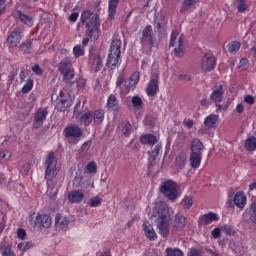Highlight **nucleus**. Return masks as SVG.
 Instances as JSON below:
<instances>
[{"instance_id": "obj_1", "label": "nucleus", "mask_w": 256, "mask_h": 256, "mask_svg": "<svg viewBox=\"0 0 256 256\" xmlns=\"http://www.w3.org/2000/svg\"><path fill=\"white\" fill-rule=\"evenodd\" d=\"M45 180L47 183L48 191L50 193V199L57 197L58 189L53 184V179L59 175V168L57 167V159L55 158V152H49L44 162Z\"/></svg>"}, {"instance_id": "obj_2", "label": "nucleus", "mask_w": 256, "mask_h": 256, "mask_svg": "<svg viewBox=\"0 0 256 256\" xmlns=\"http://www.w3.org/2000/svg\"><path fill=\"white\" fill-rule=\"evenodd\" d=\"M80 21L86 27V35H88L90 39L97 41L101 33V19L99 15L90 10H86L82 12Z\"/></svg>"}, {"instance_id": "obj_3", "label": "nucleus", "mask_w": 256, "mask_h": 256, "mask_svg": "<svg viewBox=\"0 0 256 256\" xmlns=\"http://www.w3.org/2000/svg\"><path fill=\"white\" fill-rule=\"evenodd\" d=\"M121 44V40L117 36H113L106 62L109 69H115L121 65Z\"/></svg>"}, {"instance_id": "obj_4", "label": "nucleus", "mask_w": 256, "mask_h": 256, "mask_svg": "<svg viewBox=\"0 0 256 256\" xmlns=\"http://www.w3.org/2000/svg\"><path fill=\"white\" fill-rule=\"evenodd\" d=\"M170 221L171 219L169 218V209H167L165 206H162V208L158 211L157 227L159 234L164 238L169 237Z\"/></svg>"}, {"instance_id": "obj_5", "label": "nucleus", "mask_w": 256, "mask_h": 256, "mask_svg": "<svg viewBox=\"0 0 256 256\" xmlns=\"http://www.w3.org/2000/svg\"><path fill=\"white\" fill-rule=\"evenodd\" d=\"M29 223L34 227L49 229L51 225H53V219H51V216L48 214H36L35 212H33L29 216Z\"/></svg>"}, {"instance_id": "obj_6", "label": "nucleus", "mask_w": 256, "mask_h": 256, "mask_svg": "<svg viewBox=\"0 0 256 256\" xmlns=\"http://www.w3.org/2000/svg\"><path fill=\"white\" fill-rule=\"evenodd\" d=\"M160 192L169 199V201H175L177 199V182L173 180H166L160 186Z\"/></svg>"}, {"instance_id": "obj_7", "label": "nucleus", "mask_w": 256, "mask_h": 256, "mask_svg": "<svg viewBox=\"0 0 256 256\" xmlns=\"http://www.w3.org/2000/svg\"><path fill=\"white\" fill-rule=\"evenodd\" d=\"M141 33L140 43L142 47H145V45H149V47H157V42L153 36V27H151V25H147Z\"/></svg>"}, {"instance_id": "obj_8", "label": "nucleus", "mask_w": 256, "mask_h": 256, "mask_svg": "<svg viewBox=\"0 0 256 256\" xmlns=\"http://www.w3.org/2000/svg\"><path fill=\"white\" fill-rule=\"evenodd\" d=\"M72 104L73 103L71 102V95H69L68 92L61 90L58 96V103L56 105V109L63 113L67 111V109H69Z\"/></svg>"}, {"instance_id": "obj_9", "label": "nucleus", "mask_w": 256, "mask_h": 256, "mask_svg": "<svg viewBox=\"0 0 256 256\" xmlns=\"http://www.w3.org/2000/svg\"><path fill=\"white\" fill-rule=\"evenodd\" d=\"M47 115H49V111L45 107H40L36 110L33 119L34 129H41V127H43V123H45Z\"/></svg>"}, {"instance_id": "obj_10", "label": "nucleus", "mask_w": 256, "mask_h": 256, "mask_svg": "<svg viewBox=\"0 0 256 256\" xmlns=\"http://www.w3.org/2000/svg\"><path fill=\"white\" fill-rule=\"evenodd\" d=\"M228 207H233L234 205L238 207V209H245V205H247V196L245 192L239 191L234 195L233 200L229 199L227 201Z\"/></svg>"}, {"instance_id": "obj_11", "label": "nucleus", "mask_w": 256, "mask_h": 256, "mask_svg": "<svg viewBox=\"0 0 256 256\" xmlns=\"http://www.w3.org/2000/svg\"><path fill=\"white\" fill-rule=\"evenodd\" d=\"M219 221V214L215 212H208L206 214H202L198 217V227H207V225H211V223Z\"/></svg>"}, {"instance_id": "obj_12", "label": "nucleus", "mask_w": 256, "mask_h": 256, "mask_svg": "<svg viewBox=\"0 0 256 256\" xmlns=\"http://www.w3.org/2000/svg\"><path fill=\"white\" fill-rule=\"evenodd\" d=\"M216 65L217 59H215V56L212 53H207L202 58L201 67L204 73H209L210 71H213Z\"/></svg>"}, {"instance_id": "obj_13", "label": "nucleus", "mask_w": 256, "mask_h": 256, "mask_svg": "<svg viewBox=\"0 0 256 256\" xmlns=\"http://www.w3.org/2000/svg\"><path fill=\"white\" fill-rule=\"evenodd\" d=\"M159 93V74H153L146 88L148 97H155Z\"/></svg>"}, {"instance_id": "obj_14", "label": "nucleus", "mask_w": 256, "mask_h": 256, "mask_svg": "<svg viewBox=\"0 0 256 256\" xmlns=\"http://www.w3.org/2000/svg\"><path fill=\"white\" fill-rule=\"evenodd\" d=\"M21 30L19 28H14L6 40V45L10 49H13V47H17L19 43H21Z\"/></svg>"}, {"instance_id": "obj_15", "label": "nucleus", "mask_w": 256, "mask_h": 256, "mask_svg": "<svg viewBox=\"0 0 256 256\" xmlns=\"http://www.w3.org/2000/svg\"><path fill=\"white\" fill-rule=\"evenodd\" d=\"M83 130L77 125H70L64 129V137L66 139H81Z\"/></svg>"}, {"instance_id": "obj_16", "label": "nucleus", "mask_w": 256, "mask_h": 256, "mask_svg": "<svg viewBox=\"0 0 256 256\" xmlns=\"http://www.w3.org/2000/svg\"><path fill=\"white\" fill-rule=\"evenodd\" d=\"M88 63L96 72L103 69V60L101 59V54L99 53L90 51Z\"/></svg>"}, {"instance_id": "obj_17", "label": "nucleus", "mask_w": 256, "mask_h": 256, "mask_svg": "<svg viewBox=\"0 0 256 256\" xmlns=\"http://www.w3.org/2000/svg\"><path fill=\"white\" fill-rule=\"evenodd\" d=\"M12 17H14V19H19V21H21L24 25H27V27H33V25L35 24L33 17L28 16L21 10H15L12 13Z\"/></svg>"}, {"instance_id": "obj_18", "label": "nucleus", "mask_w": 256, "mask_h": 256, "mask_svg": "<svg viewBox=\"0 0 256 256\" xmlns=\"http://www.w3.org/2000/svg\"><path fill=\"white\" fill-rule=\"evenodd\" d=\"M144 235L149 241H157V233L155 232V229L149 223V220H145L142 225Z\"/></svg>"}, {"instance_id": "obj_19", "label": "nucleus", "mask_w": 256, "mask_h": 256, "mask_svg": "<svg viewBox=\"0 0 256 256\" xmlns=\"http://www.w3.org/2000/svg\"><path fill=\"white\" fill-rule=\"evenodd\" d=\"M139 79H141V75L139 74V72H134L130 76V78L125 81L126 93L135 90V87H137V83H139Z\"/></svg>"}, {"instance_id": "obj_20", "label": "nucleus", "mask_w": 256, "mask_h": 256, "mask_svg": "<svg viewBox=\"0 0 256 256\" xmlns=\"http://www.w3.org/2000/svg\"><path fill=\"white\" fill-rule=\"evenodd\" d=\"M76 117L84 127H89L93 123V111L80 112Z\"/></svg>"}, {"instance_id": "obj_21", "label": "nucleus", "mask_w": 256, "mask_h": 256, "mask_svg": "<svg viewBox=\"0 0 256 256\" xmlns=\"http://www.w3.org/2000/svg\"><path fill=\"white\" fill-rule=\"evenodd\" d=\"M224 94L225 90L223 89V85H218L213 89L210 95V101H212V103H221Z\"/></svg>"}, {"instance_id": "obj_22", "label": "nucleus", "mask_w": 256, "mask_h": 256, "mask_svg": "<svg viewBox=\"0 0 256 256\" xmlns=\"http://www.w3.org/2000/svg\"><path fill=\"white\" fill-rule=\"evenodd\" d=\"M83 199H85V194L81 190H72L68 193L70 203H82Z\"/></svg>"}, {"instance_id": "obj_23", "label": "nucleus", "mask_w": 256, "mask_h": 256, "mask_svg": "<svg viewBox=\"0 0 256 256\" xmlns=\"http://www.w3.org/2000/svg\"><path fill=\"white\" fill-rule=\"evenodd\" d=\"M203 152H191L190 165L192 169H199L201 167Z\"/></svg>"}, {"instance_id": "obj_24", "label": "nucleus", "mask_w": 256, "mask_h": 256, "mask_svg": "<svg viewBox=\"0 0 256 256\" xmlns=\"http://www.w3.org/2000/svg\"><path fill=\"white\" fill-rule=\"evenodd\" d=\"M117 7H119V0H108V19L110 21L115 20V15H117Z\"/></svg>"}, {"instance_id": "obj_25", "label": "nucleus", "mask_w": 256, "mask_h": 256, "mask_svg": "<svg viewBox=\"0 0 256 256\" xmlns=\"http://www.w3.org/2000/svg\"><path fill=\"white\" fill-rule=\"evenodd\" d=\"M167 25V18L163 14H156L154 18V27L157 28L158 33L163 31V27Z\"/></svg>"}, {"instance_id": "obj_26", "label": "nucleus", "mask_w": 256, "mask_h": 256, "mask_svg": "<svg viewBox=\"0 0 256 256\" xmlns=\"http://www.w3.org/2000/svg\"><path fill=\"white\" fill-rule=\"evenodd\" d=\"M55 226L58 227V229L69 227V218L63 214H57L55 217Z\"/></svg>"}, {"instance_id": "obj_27", "label": "nucleus", "mask_w": 256, "mask_h": 256, "mask_svg": "<svg viewBox=\"0 0 256 256\" xmlns=\"http://www.w3.org/2000/svg\"><path fill=\"white\" fill-rule=\"evenodd\" d=\"M106 107L107 109H109V111L119 110V100L117 99V96H115V94H111L108 97Z\"/></svg>"}, {"instance_id": "obj_28", "label": "nucleus", "mask_w": 256, "mask_h": 256, "mask_svg": "<svg viewBox=\"0 0 256 256\" xmlns=\"http://www.w3.org/2000/svg\"><path fill=\"white\" fill-rule=\"evenodd\" d=\"M219 121V115L210 114L204 120V125L207 129H213L217 127V122Z\"/></svg>"}, {"instance_id": "obj_29", "label": "nucleus", "mask_w": 256, "mask_h": 256, "mask_svg": "<svg viewBox=\"0 0 256 256\" xmlns=\"http://www.w3.org/2000/svg\"><path fill=\"white\" fill-rule=\"evenodd\" d=\"M103 121H105V111L102 109L92 111V122L95 123V125H101Z\"/></svg>"}, {"instance_id": "obj_30", "label": "nucleus", "mask_w": 256, "mask_h": 256, "mask_svg": "<svg viewBox=\"0 0 256 256\" xmlns=\"http://www.w3.org/2000/svg\"><path fill=\"white\" fill-rule=\"evenodd\" d=\"M249 213H250V216H249L250 227L251 229H253V231H256V202L250 205Z\"/></svg>"}, {"instance_id": "obj_31", "label": "nucleus", "mask_w": 256, "mask_h": 256, "mask_svg": "<svg viewBox=\"0 0 256 256\" xmlns=\"http://www.w3.org/2000/svg\"><path fill=\"white\" fill-rule=\"evenodd\" d=\"M185 216L177 214L174 218L173 229L174 231H181L185 227Z\"/></svg>"}, {"instance_id": "obj_32", "label": "nucleus", "mask_w": 256, "mask_h": 256, "mask_svg": "<svg viewBox=\"0 0 256 256\" xmlns=\"http://www.w3.org/2000/svg\"><path fill=\"white\" fill-rule=\"evenodd\" d=\"M58 71L63 75L64 73H69V71H73V65L69 60H62L58 64Z\"/></svg>"}, {"instance_id": "obj_33", "label": "nucleus", "mask_w": 256, "mask_h": 256, "mask_svg": "<svg viewBox=\"0 0 256 256\" xmlns=\"http://www.w3.org/2000/svg\"><path fill=\"white\" fill-rule=\"evenodd\" d=\"M140 143L142 145H155L157 143V136L153 134H145L140 137Z\"/></svg>"}, {"instance_id": "obj_34", "label": "nucleus", "mask_w": 256, "mask_h": 256, "mask_svg": "<svg viewBox=\"0 0 256 256\" xmlns=\"http://www.w3.org/2000/svg\"><path fill=\"white\" fill-rule=\"evenodd\" d=\"M0 253L2 256H17V254H15V252L13 251L11 245L5 242H2L0 244Z\"/></svg>"}, {"instance_id": "obj_35", "label": "nucleus", "mask_w": 256, "mask_h": 256, "mask_svg": "<svg viewBox=\"0 0 256 256\" xmlns=\"http://www.w3.org/2000/svg\"><path fill=\"white\" fill-rule=\"evenodd\" d=\"M199 1L200 0H184L182 7L180 8V13H187V11H191Z\"/></svg>"}, {"instance_id": "obj_36", "label": "nucleus", "mask_w": 256, "mask_h": 256, "mask_svg": "<svg viewBox=\"0 0 256 256\" xmlns=\"http://www.w3.org/2000/svg\"><path fill=\"white\" fill-rule=\"evenodd\" d=\"M190 149L192 153H203V149H205V146L203 145V142H201V140L196 138L191 142Z\"/></svg>"}, {"instance_id": "obj_37", "label": "nucleus", "mask_w": 256, "mask_h": 256, "mask_svg": "<svg viewBox=\"0 0 256 256\" xmlns=\"http://www.w3.org/2000/svg\"><path fill=\"white\" fill-rule=\"evenodd\" d=\"M183 43H185V37L181 35L178 39V48L174 49L176 57H183L185 53V46L183 45Z\"/></svg>"}, {"instance_id": "obj_38", "label": "nucleus", "mask_w": 256, "mask_h": 256, "mask_svg": "<svg viewBox=\"0 0 256 256\" xmlns=\"http://www.w3.org/2000/svg\"><path fill=\"white\" fill-rule=\"evenodd\" d=\"M120 131L124 137H131V132L133 131V127L131 126L130 121L122 122L120 126Z\"/></svg>"}, {"instance_id": "obj_39", "label": "nucleus", "mask_w": 256, "mask_h": 256, "mask_svg": "<svg viewBox=\"0 0 256 256\" xmlns=\"http://www.w3.org/2000/svg\"><path fill=\"white\" fill-rule=\"evenodd\" d=\"M31 49H33V40L28 39L21 43L20 51L23 55H29L31 53Z\"/></svg>"}, {"instance_id": "obj_40", "label": "nucleus", "mask_w": 256, "mask_h": 256, "mask_svg": "<svg viewBox=\"0 0 256 256\" xmlns=\"http://www.w3.org/2000/svg\"><path fill=\"white\" fill-rule=\"evenodd\" d=\"M245 149L246 151H255L256 150V137L250 136L245 140Z\"/></svg>"}, {"instance_id": "obj_41", "label": "nucleus", "mask_w": 256, "mask_h": 256, "mask_svg": "<svg viewBox=\"0 0 256 256\" xmlns=\"http://www.w3.org/2000/svg\"><path fill=\"white\" fill-rule=\"evenodd\" d=\"M187 164V154L185 152H181L177 157H176V165L179 167V169H183L185 165Z\"/></svg>"}, {"instance_id": "obj_42", "label": "nucleus", "mask_w": 256, "mask_h": 256, "mask_svg": "<svg viewBox=\"0 0 256 256\" xmlns=\"http://www.w3.org/2000/svg\"><path fill=\"white\" fill-rule=\"evenodd\" d=\"M131 103L136 111H141V109H143V99H141V97L133 96Z\"/></svg>"}, {"instance_id": "obj_43", "label": "nucleus", "mask_w": 256, "mask_h": 256, "mask_svg": "<svg viewBox=\"0 0 256 256\" xmlns=\"http://www.w3.org/2000/svg\"><path fill=\"white\" fill-rule=\"evenodd\" d=\"M238 13H245V11H249V5L247 4V0H236Z\"/></svg>"}, {"instance_id": "obj_44", "label": "nucleus", "mask_w": 256, "mask_h": 256, "mask_svg": "<svg viewBox=\"0 0 256 256\" xmlns=\"http://www.w3.org/2000/svg\"><path fill=\"white\" fill-rule=\"evenodd\" d=\"M229 53H237L241 49V42L232 41L227 45Z\"/></svg>"}, {"instance_id": "obj_45", "label": "nucleus", "mask_w": 256, "mask_h": 256, "mask_svg": "<svg viewBox=\"0 0 256 256\" xmlns=\"http://www.w3.org/2000/svg\"><path fill=\"white\" fill-rule=\"evenodd\" d=\"M101 203H103V199L99 196H94L88 200L89 207H101Z\"/></svg>"}, {"instance_id": "obj_46", "label": "nucleus", "mask_w": 256, "mask_h": 256, "mask_svg": "<svg viewBox=\"0 0 256 256\" xmlns=\"http://www.w3.org/2000/svg\"><path fill=\"white\" fill-rule=\"evenodd\" d=\"M166 256H184V253L179 248H166Z\"/></svg>"}, {"instance_id": "obj_47", "label": "nucleus", "mask_w": 256, "mask_h": 256, "mask_svg": "<svg viewBox=\"0 0 256 256\" xmlns=\"http://www.w3.org/2000/svg\"><path fill=\"white\" fill-rule=\"evenodd\" d=\"M73 55L75 59H79V57H83V55H85V48L81 47V45L74 46Z\"/></svg>"}, {"instance_id": "obj_48", "label": "nucleus", "mask_w": 256, "mask_h": 256, "mask_svg": "<svg viewBox=\"0 0 256 256\" xmlns=\"http://www.w3.org/2000/svg\"><path fill=\"white\" fill-rule=\"evenodd\" d=\"M63 80L66 81V83H73V79H75V70H70L69 72H64L62 74Z\"/></svg>"}, {"instance_id": "obj_49", "label": "nucleus", "mask_w": 256, "mask_h": 256, "mask_svg": "<svg viewBox=\"0 0 256 256\" xmlns=\"http://www.w3.org/2000/svg\"><path fill=\"white\" fill-rule=\"evenodd\" d=\"M33 85H34V82H33V79L29 78L27 79L26 81V84L22 87V93H30V91L33 89Z\"/></svg>"}, {"instance_id": "obj_50", "label": "nucleus", "mask_w": 256, "mask_h": 256, "mask_svg": "<svg viewBox=\"0 0 256 256\" xmlns=\"http://www.w3.org/2000/svg\"><path fill=\"white\" fill-rule=\"evenodd\" d=\"M30 247H33V243L31 242H20L17 245L18 251H22L23 253H25V251H29Z\"/></svg>"}, {"instance_id": "obj_51", "label": "nucleus", "mask_w": 256, "mask_h": 256, "mask_svg": "<svg viewBox=\"0 0 256 256\" xmlns=\"http://www.w3.org/2000/svg\"><path fill=\"white\" fill-rule=\"evenodd\" d=\"M86 173L93 174L97 173V163L95 161H91L86 165Z\"/></svg>"}, {"instance_id": "obj_52", "label": "nucleus", "mask_w": 256, "mask_h": 256, "mask_svg": "<svg viewBox=\"0 0 256 256\" xmlns=\"http://www.w3.org/2000/svg\"><path fill=\"white\" fill-rule=\"evenodd\" d=\"M11 159V151L0 150V161H9Z\"/></svg>"}, {"instance_id": "obj_53", "label": "nucleus", "mask_w": 256, "mask_h": 256, "mask_svg": "<svg viewBox=\"0 0 256 256\" xmlns=\"http://www.w3.org/2000/svg\"><path fill=\"white\" fill-rule=\"evenodd\" d=\"M183 209H191L193 207V198L186 197L182 200Z\"/></svg>"}, {"instance_id": "obj_54", "label": "nucleus", "mask_w": 256, "mask_h": 256, "mask_svg": "<svg viewBox=\"0 0 256 256\" xmlns=\"http://www.w3.org/2000/svg\"><path fill=\"white\" fill-rule=\"evenodd\" d=\"M177 37H179V31L173 30L170 37L169 47H175V41H177Z\"/></svg>"}, {"instance_id": "obj_55", "label": "nucleus", "mask_w": 256, "mask_h": 256, "mask_svg": "<svg viewBox=\"0 0 256 256\" xmlns=\"http://www.w3.org/2000/svg\"><path fill=\"white\" fill-rule=\"evenodd\" d=\"M159 153H161V145H156L154 151H152L151 155H150V159H152L153 161H155V159H157V157H159Z\"/></svg>"}, {"instance_id": "obj_56", "label": "nucleus", "mask_w": 256, "mask_h": 256, "mask_svg": "<svg viewBox=\"0 0 256 256\" xmlns=\"http://www.w3.org/2000/svg\"><path fill=\"white\" fill-rule=\"evenodd\" d=\"M247 65H249V59L246 57L241 58L239 62L240 69H248Z\"/></svg>"}, {"instance_id": "obj_57", "label": "nucleus", "mask_w": 256, "mask_h": 256, "mask_svg": "<svg viewBox=\"0 0 256 256\" xmlns=\"http://www.w3.org/2000/svg\"><path fill=\"white\" fill-rule=\"evenodd\" d=\"M244 103H247V105H254L255 104V97L253 95L248 94L244 97Z\"/></svg>"}, {"instance_id": "obj_58", "label": "nucleus", "mask_w": 256, "mask_h": 256, "mask_svg": "<svg viewBox=\"0 0 256 256\" xmlns=\"http://www.w3.org/2000/svg\"><path fill=\"white\" fill-rule=\"evenodd\" d=\"M87 81L84 78H78L76 80V86L78 89H83V87H85Z\"/></svg>"}, {"instance_id": "obj_59", "label": "nucleus", "mask_w": 256, "mask_h": 256, "mask_svg": "<svg viewBox=\"0 0 256 256\" xmlns=\"http://www.w3.org/2000/svg\"><path fill=\"white\" fill-rule=\"evenodd\" d=\"M32 71L36 75H43V69H41V66H39V64H35L34 66H32Z\"/></svg>"}, {"instance_id": "obj_60", "label": "nucleus", "mask_w": 256, "mask_h": 256, "mask_svg": "<svg viewBox=\"0 0 256 256\" xmlns=\"http://www.w3.org/2000/svg\"><path fill=\"white\" fill-rule=\"evenodd\" d=\"M17 237H18V239H25V237H27V232L25 231V229H23V228L18 229Z\"/></svg>"}, {"instance_id": "obj_61", "label": "nucleus", "mask_w": 256, "mask_h": 256, "mask_svg": "<svg viewBox=\"0 0 256 256\" xmlns=\"http://www.w3.org/2000/svg\"><path fill=\"white\" fill-rule=\"evenodd\" d=\"M77 19H79L78 12H74V13L70 14V16L68 17V21H70V23H75L77 21Z\"/></svg>"}, {"instance_id": "obj_62", "label": "nucleus", "mask_w": 256, "mask_h": 256, "mask_svg": "<svg viewBox=\"0 0 256 256\" xmlns=\"http://www.w3.org/2000/svg\"><path fill=\"white\" fill-rule=\"evenodd\" d=\"M125 76H123V74L119 75L117 77V81H116V87H121V85H123V83L125 84Z\"/></svg>"}, {"instance_id": "obj_63", "label": "nucleus", "mask_w": 256, "mask_h": 256, "mask_svg": "<svg viewBox=\"0 0 256 256\" xmlns=\"http://www.w3.org/2000/svg\"><path fill=\"white\" fill-rule=\"evenodd\" d=\"M223 229L226 235H235V231L233 230V227L226 225L223 227Z\"/></svg>"}, {"instance_id": "obj_64", "label": "nucleus", "mask_w": 256, "mask_h": 256, "mask_svg": "<svg viewBox=\"0 0 256 256\" xmlns=\"http://www.w3.org/2000/svg\"><path fill=\"white\" fill-rule=\"evenodd\" d=\"M91 145H93V142L91 140H88L82 144V151H87L88 149H91Z\"/></svg>"}]
</instances>
